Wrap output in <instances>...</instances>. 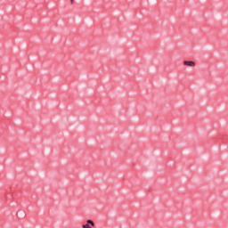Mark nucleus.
Wrapping results in <instances>:
<instances>
[{"label": "nucleus", "mask_w": 228, "mask_h": 228, "mask_svg": "<svg viewBox=\"0 0 228 228\" xmlns=\"http://www.w3.org/2000/svg\"><path fill=\"white\" fill-rule=\"evenodd\" d=\"M70 3H71V4H72V3H74V0H70Z\"/></svg>", "instance_id": "7ed1b4c3"}, {"label": "nucleus", "mask_w": 228, "mask_h": 228, "mask_svg": "<svg viewBox=\"0 0 228 228\" xmlns=\"http://www.w3.org/2000/svg\"><path fill=\"white\" fill-rule=\"evenodd\" d=\"M183 65L187 67H195V61H184Z\"/></svg>", "instance_id": "f03ea898"}, {"label": "nucleus", "mask_w": 228, "mask_h": 228, "mask_svg": "<svg viewBox=\"0 0 228 228\" xmlns=\"http://www.w3.org/2000/svg\"><path fill=\"white\" fill-rule=\"evenodd\" d=\"M92 227H95V223H94V221L92 220H87L86 224L82 225V228H92Z\"/></svg>", "instance_id": "f257e3e1"}]
</instances>
